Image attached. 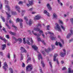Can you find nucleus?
<instances>
[{"mask_svg":"<svg viewBox=\"0 0 73 73\" xmlns=\"http://www.w3.org/2000/svg\"><path fill=\"white\" fill-rule=\"evenodd\" d=\"M41 64H42V65L43 67H45V64H44V61L42 60L41 61Z\"/></svg>","mask_w":73,"mask_h":73,"instance_id":"obj_26","label":"nucleus"},{"mask_svg":"<svg viewBox=\"0 0 73 73\" xmlns=\"http://www.w3.org/2000/svg\"><path fill=\"white\" fill-rule=\"evenodd\" d=\"M25 10H23L22 12V15H24V13H25Z\"/></svg>","mask_w":73,"mask_h":73,"instance_id":"obj_50","label":"nucleus"},{"mask_svg":"<svg viewBox=\"0 0 73 73\" xmlns=\"http://www.w3.org/2000/svg\"><path fill=\"white\" fill-rule=\"evenodd\" d=\"M2 50H5V48H6V44H2Z\"/></svg>","mask_w":73,"mask_h":73,"instance_id":"obj_19","label":"nucleus"},{"mask_svg":"<svg viewBox=\"0 0 73 73\" xmlns=\"http://www.w3.org/2000/svg\"><path fill=\"white\" fill-rule=\"evenodd\" d=\"M41 34L38 35H37V39L38 40V41H41V38H40V36Z\"/></svg>","mask_w":73,"mask_h":73,"instance_id":"obj_15","label":"nucleus"},{"mask_svg":"<svg viewBox=\"0 0 73 73\" xmlns=\"http://www.w3.org/2000/svg\"><path fill=\"white\" fill-rule=\"evenodd\" d=\"M5 4H8V1L7 0H5Z\"/></svg>","mask_w":73,"mask_h":73,"instance_id":"obj_36","label":"nucleus"},{"mask_svg":"<svg viewBox=\"0 0 73 73\" xmlns=\"http://www.w3.org/2000/svg\"><path fill=\"white\" fill-rule=\"evenodd\" d=\"M20 19L19 18H18L16 20L17 23V22H20Z\"/></svg>","mask_w":73,"mask_h":73,"instance_id":"obj_37","label":"nucleus"},{"mask_svg":"<svg viewBox=\"0 0 73 73\" xmlns=\"http://www.w3.org/2000/svg\"><path fill=\"white\" fill-rule=\"evenodd\" d=\"M13 38L15 40L16 42L17 41H19L20 43L23 42V40H22V39H21V38H19L17 39L14 36H13Z\"/></svg>","mask_w":73,"mask_h":73,"instance_id":"obj_6","label":"nucleus"},{"mask_svg":"<svg viewBox=\"0 0 73 73\" xmlns=\"http://www.w3.org/2000/svg\"><path fill=\"white\" fill-rule=\"evenodd\" d=\"M38 57L39 60H40V58L41 59V60H42V55L41 54L39 53L38 55Z\"/></svg>","mask_w":73,"mask_h":73,"instance_id":"obj_14","label":"nucleus"},{"mask_svg":"<svg viewBox=\"0 0 73 73\" xmlns=\"http://www.w3.org/2000/svg\"><path fill=\"white\" fill-rule=\"evenodd\" d=\"M27 43L28 45H31V43H30V42H29V40H27Z\"/></svg>","mask_w":73,"mask_h":73,"instance_id":"obj_51","label":"nucleus"},{"mask_svg":"<svg viewBox=\"0 0 73 73\" xmlns=\"http://www.w3.org/2000/svg\"><path fill=\"white\" fill-rule=\"evenodd\" d=\"M1 18L3 22H5V18H4V17H1Z\"/></svg>","mask_w":73,"mask_h":73,"instance_id":"obj_33","label":"nucleus"},{"mask_svg":"<svg viewBox=\"0 0 73 73\" xmlns=\"http://www.w3.org/2000/svg\"><path fill=\"white\" fill-rule=\"evenodd\" d=\"M57 16L56 14L55 13H54L53 14V18H56Z\"/></svg>","mask_w":73,"mask_h":73,"instance_id":"obj_28","label":"nucleus"},{"mask_svg":"<svg viewBox=\"0 0 73 73\" xmlns=\"http://www.w3.org/2000/svg\"><path fill=\"white\" fill-rule=\"evenodd\" d=\"M58 58L56 59V61H57V64H59V62H58Z\"/></svg>","mask_w":73,"mask_h":73,"instance_id":"obj_57","label":"nucleus"},{"mask_svg":"<svg viewBox=\"0 0 73 73\" xmlns=\"http://www.w3.org/2000/svg\"><path fill=\"white\" fill-rule=\"evenodd\" d=\"M44 13H46V14H47V15L49 17V13L47 11L45 10L44 11Z\"/></svg>","mask_w":73,"mask_h":73,"instance_id":"obj_23","label":"nucleus"},{"mask_svg":"<svg viewBox=\"0 0 73 73\" xmlns=\"http://www.w3.org/2000/svg\"><path fill=\"white\" fill-rule=\"evenodd\" d=\"M9 21L10 23H13V21H12L11 19H10Z\"/></svg>","mask_w":73,"mask_h":73,"instance_id":"obj_60","label":"nucleus"},{"mask_svg":"<svg viewBox=\"0 0 73 73\" xmlns=\"http://www.w3.org/2000/svg\"><path fill=\"white\" fill-rule=\"evenodd\" d=\"M60 41H61V42H62L63 44H64V40L62 39H61L60 40Z\"/></svg>","mask_w":73,"mask_h":73,"instance_id":"obj_58","label":"nucleus"},{"mask_svg":"<svg viewBox=\"0 0 73 73\" xmlns=\"http://www.w3.org/2000/svg\"><path fill=\"white\" fill-rule=\"evenodd\" d=\"M49 28H50V26L48 25L47 26V30H49Z\"/></svg>","mask_w":73,"mask_h":73,"instance_id":"obj_43","label":"nucleus"},{"mask_svg":"<svg viewBox=\"0 0 73 73\" xmlns=\"http://www.w3.org/2000/svg\"><path fill=\"white\" fill-rule=\"evenodd\" d=\"M40 28H41V24H38L36 25V28H35L34 29V31H39L40 33H43V31L42 30H40Z\"/></svg>","mask_w":73,"mask_h":73,"instance_id":"obj_1","label":"nucleus"},{"mask_svg":"<svg viewBox=\"0 0 73 73\" xmlns=\"http://www.w3.org/2000/svg\"><path fill=\"white\" fill-rule=\"evenodd\" d=\"M6 15H7V20L6 21V22L7 23H8V20L9 19H11V15H10L7 12H6Z\"/></svg>","mask_w":73,"mask_h":73,"instance_id":"obj_8","label":"nucleus"},{"mask_svg":"<svg viewBox=\"0 0 73 73\" xmlns=\"http://www.w3.org/2000/svg\"><path fill=\"white\" fill-rule=\"evenodd\" d=\"M63 51L64 52V53L61 52L60 53V55L61 57H64L65 54H66V51H65V50L64 49H63Z\"/></svg>","mask_w":73,"mask_h":73,"instance_id":"obj_7","label":"nucleus"},{"mask_svg":"<svg viewBox=\"0 0 73 73\" xmlns=\"http://www.w3.org/2000/svg\"><path fill=\"white\" fill-rule=\"evenodd\" d=\"M3 30L4 31L5 33H7V31H5V29L4 27H3Z\"/></svg>","mask_w":73,"mask_h":73,"instance_id":"obj_49","label":"nucleus"},{"mask_svg":"<svg viewBox=\"0 0 73 73\" xmlns=\"http://www.w3.org/2000/svg\"><path fill=\"white\" fill-rule=\"evenodd\" d=\"M41 42H42L43 44H44V45H45V44H46L45 42H44V41L43 40H41Z\"/></svg>","mask_w":73,"mask_h":73,"instance_id":"obj_56","label":"nucleus"},{"mask_svg":"<svg viewBox=\"0 0 73 73\" xmlns=\"http://www.w3.org/2000/svg\"><path fill=\"white\" fill-rule=\"evenodd\" d=\"M41 15H38L35 17H34V20H40L41 19Z\"/></svg>","mask_w":73,"mask_h":73,"instance_id":"obj_9","label":"nucleus"},{"mask_svg":"<svg viewBox=\"0 0 73 73\" xmlns=\"http://www.w3.org/2000/svg\"><path fill=\"white\" fill-rule=\"evenodd\" d=\"M24 19L26 20V23L28 25H29L30 26L32 25V19H30L29 23H28V19H27V17H24Z\"/></svg>","mask_w":73,"mask_h":73,"instance_id":"obj_4","label":"nucleus"},{"mask_svg":"<svg viewBox=\"0 0 73 73\" xmlns=\"http://www.w3.org/2000/svg\"><path fill=\"white\" fill-rule=\"evenodd\" d=\"M68 72L69 73H73V70H71L70 68H68Z\"/></svg>","mask_w":73,"mask_h":73,"instance_id":"obj_21","label":"nucleus"},{"mask_svg":"<svg viewBox=\"0 0 73 73\" xmlns=\"http://www.w3.org/2000/svg\"><path fill=\"white\" fill-rule=\"evenodd\" d=\"M15 8L16 10H17V11H18V12L20 13V8L19 6L17 5L15 6Z\"/></svg>","mask_w":73,"mask_h":73,"instance_id":"obj_12","label":"nucleus"},{"mask_svg":"<svg viewBox=\"0 0 73 73\" xmlns=\"http://www.w3.org/2000/svg\"><path fill=\"white\" fill-rule=\"evenodd\" d=\"M6 8H7L8 11H10L11 10L10 9V7L7 5H6L5 6Z\"/></svg>","mask_w":73,"mask_h":73,"instance_id":"obj_24","label":"nucleus"},{"mask_svg":"<svg viewBox=\"0 0 73 73\" xmlns=\"http://www.w3.org/2000/svg\"><path fill=\"white\" fill-rule=\"evenodd\" d=\"M58 44H59L60 46V47H62V44H61V42H59Z\"/></svg>","mask_w":73,"mask_h":73,"instance_id":"obj_42","label":"nucleus"},{"mask_svg":"<svg viewBox=\"0 0 73 73\" xmlns=\"http://www.w3.org/2000/svg\"><path fill=\"white\" fill-rule=\"evenodd\" d=\"M70 21H71L72 23L73 24V19H70Z\"/></svg>","mask_w":73,"mask_h":73,"instance_id":"obj_64","label":"nucleus"},{"mask_svg":"<svg viewBox=\"0 0 73 73\" xmlns=\"http://www.w3.org/2000/svg\"><path fill=\"white\" fill-rule=\"evenodd\" d=\"M58 56L57 54H54V61H56V57Z\"/></svg>","mask_w":73,"mask_h":73,"instance_id":"obj_20","label":"nucleus"},{"mask_svg":"<svg viewBox=\"0 0 73 73\" xmlns=\"http://www.w3.org/2000/svg\"><path fill=\"white\" fill-rule=\"evenodd\" d=\"M61 28H62V29L64 30V31H65V27H64V26L63 25H61Z\"/></svg>","mask_w":73,"mask_h":73,"instance_id":"obj_32","label":"nucleus"},{"mask_svg":"<svg viewBox=\"0 0 73 73\" xmlns=\"http://www.w3.org/2000/svg\"><path fill=\"white\" fill-rule=\"evenodd\" d=\"M48 33L51 36H50V39L51 40H55V38H56V36L54 35L53 33H51V32H48Z\"/></svg>","mask_w":73,"mask_h":73,"instance_id":"obj_2","label":"nucleus"},{"mask_svg":"<svg viewBox=\"0 0 73 73\" xmlns=\"http://www.w3.org/2000/svg\"><path fill=\"white\" fill-rule=\"evenodd\" d=\"M33 69V66L32 65H29L26 67L27 71H31Z\"/></svg>","mask_w":73,"mask_h":73,"instance_id":"obj_5","label":"nucleus"},{"mask_svg":"<svg viewBox=\"0 0 73 73\" xmlns=\"http://www.w3.org/2000/svg\"><path fill=\"white\" fill-rule=\"evenodd\" d=\"M70 32L71 33V34H70V33H69L68 35H67V38H69L71 36H72V35H73V30H70Z\"/></svg>","mask_w":73,"mask_h":73,"instance_id":"obj_10","label":"nucleus"},{"mask_svg":"<svg viewBox=\"0 0 73 73\" xmlns=\"http://www.w3.org/2000/svg\"><path fill=\"white\" fill-rule=\"evenodd\" d=\"M0 9H2V8H3V5H2V4H0Z\"/></svg>","mask_w":73,"mask_h":73,"instance_id":"obj_48","label":"nucleus"},{"mask_svg":"<svg viewBox=\"0 0 73 73\" xmlns=\"http://www.w3.org/2000/svg\"><path fill=\"white\" fill-rule=\"evenodd\" d=\"M21 52L22 53H23L25 52V53H26L27 52V51L25 50L23 47H21Z\"/></svg>","mask_w":73,"mask_h":73,"instance_id":"obj_13","label":"nucleus"},{"mask_svg":"<svg viewBox=\"0 0 73 73\" xmlns=\"http://www.w3.org/2000/svg\"><path fill=\"white\" fill-rule=\"evenodd\" d=\"M56 26L54 27V29L56 30H57V31H59V32H62L61 29V27H60L58 25V24L56 23Z\"/></svg>","mask_w":73,"mask_h":73,"instance_id":"obj_3","label":"nucleus"},{"mask_svg":"<svg viewBox=\"0 0 73 73\" xmlns=\"http://www.w3.org/2000/svg\"><path fill=\"white\" fill-rule=\"evenodd\" d=\"M33 10V9L32 8H31L29 10V11H32Z\"/></svg>","mask_w":73,"mask_h":73,"instance_id":"obj_63","label":"nucleus"},{"mask_svg":"<svg viewBox=\"0 0 73 73\" xmlns=\"http://www.w3.org/2000/svg\"><path fill=\"white\" fill-rule=\"evenodd\" d=\"M31 42H32V44L33 43V41L32 40V38H31Z\"/></svg>","mask_w":73,"mask_h":73,"instance_id":"obj_52","label":"nucleus"},{"mask_svg":"<svg viewBox=\"0 0 73 73\" xmlns=\"http://www.w3.org/2000/svg\"><path fill=\"white\" fill-rule=\"evenodd\" d=\"M0 54L1 55V56H3V52H0Z\"/></svg>","mask_w":73,"mask_h":73,"instance_id":"obj_62","label":"nucleus"},{"mask_svg":"<svg viewBox=\"0 0 73 73\" xmlns=\"http://www.w3.org/2000/svg\"><path fill=\"white\" fill-rule=\"evenodd\" d=\"M29 4H27V5L28 7L30 6V5H32L33 4V1L31 0V1L29 2Z\"/></svg>","mask_w":73,"mask_h":73,"instance_id":"obj_11","label":"nucleus"},{"mask_svg":"<svg viewBox=\"0 0 73 73\" xmlns=\"http://www.w3.org/2000/svg\"><path fill=\"white\" fill-rule=\"evenodd\" d=\"M32 47L35 50H37L38 49V47L36 45H32Z\"/></svg>","mask_w":73,"mask_h":73,"instance_id":"obj_16","label":"nucleus"},{"mask_svg":"<svg viewBox=\"0 0 73 73\" xmlns=\"http://www.w3.org/2000/svg\"><path fill=\"white\" fill-rule=\"evenodd\" d=\"M20 27H21V28H22V27H23V23L21 22H20Z\"/></svg>","mask_w":73,"mask_h":73,"instance_id":"obj_44","label":"nucleus"},{"mask_svg":"<svg viewBox=\"0 0 73 73\" xmlns=\"http://www.w3.org/2000/svg\"><path fill=\"white\" fill-rule=\"evenodd\" d=\"M55 45H56V46H58V42L57 41H56L55 43Z\"/></svg>","mask_w":73,"mask_h":73,"instance_id":"obj_55","label":"nucleus"},{"mask_svg":"<svg viewBox=\"0 0 73 73\" xmlns=\"http://www.w3.org/2000/svg\"><path fill=\"white\" fill-rule=\"evenodd\" d=\"M12 27H13V28H15V29L16 30H17V27H16L15 26V25H12Z\"/></svg>","mask_w":73,"mask_h":73,"instance_id":"obj_35","label":"nucleus"},{"mask_svg":"<svg viewBox=\"0 0 73 73\" xmlns=\"http://www.w3.org/2000/svg\"><path fill=\"white\" fill-rule=\"evenodd\" d=\"M23 66H22V67H24L25 66V64L23 62Z\"/></svg>","mask_w":73,"mask_h":73,"instance_id":"obj_59","label":"nucleus"},{"mask_svg":"<svg viewBox=\"0 0 73 73\" xmlns=\"http://www.w3.org/2000/svg\"><path fill=\"white\" fill-rule=\"evenodd\" d=\"M6 24V26H7V27H8V28L9 29H11V27H9V25H8V24H7V23H5Z\"/></svg>","mask_w":73,"mask_h":73,"instance_id":"obj_47","label":"nucleus"},{"mask_svg":"<svg viewBox=\"0 0 73 73\" xmlns=\"http://www.w3.org/2000/svg\"><path fill=\"white\" fill-rule=\"evenodd\" d=\"M49 64L50 65V66L51 68H52V62H49Z\"/></svg>","mask_w":73,"mask_h":73,"instance_id":"obj_46","label":"nucleus"},{"mask_svg":"<svg viewBox=\"0 0 73 73\" xmlns=\"http://www.w3.org/2000/svg\"><path fill=\"white\" fill-rule=\"evenodd\" d=\"M60 23H61L62 24H64L63 23V22L61 20H59L58 21Z\"/></svg>","mask_w":73,"mask_h":73,"instance_id":"obj_38","label":"nucleus"},{"mask_svg":"<svg viewBox=\"0 0 73 73\" xmlns=\"http://www.w3.org/2000/svg\"><path fill=\"white\" fill-rule=\"evenodd\" d=\"M21 60H23L24 58V57H23V55L22 54H21Z\"/></svg>","mask_w":73,"mask_h":73,"instance_id":"obj_30","label":"nucleus"},{"mask_svg":"<svg viewBox=\"0 0 73 73\" xmlns=\"http://www.w3.org/2000/svg\"><path fill=\"white\" fill-rule=\"evenodd\" d=\"M31 60V58H28V59H27V63H28V62H29V61H30V60Z\"/></svg>","mask_w":73,"mask_h":73,"instance_id":"obj_34","label":"nucleus"},{"mask_svg":"<svg viewBox=\"0 0 73 73\" xmlns=\"http://www.w3.org/2000/svg\"><path fill=\"white\" fill-rule=\"evenodd\" d=\"M66 69V68L65 67H64L62 69V70H65Z\"/></svg>","mask_w":73,"mask_h":73,"instance_id":"obj_61","label":"nucleus"},{"mask_svg":"<svg viewBox=\"0 0 73 73\" xmlns=\"http://www.w3.org/2000/svg\"><path fill=\"white\" fill-rule=\"evenodd\" d=\"M7 56L8 58H10V54L9 53H8Z\"/></svg>","mask_w":73,"mask_h":73,"instance_id":"obj_45","label":"nucleus"},{"mask_svg":"<svg viewBox=\"0 0 73 73\" xmlns=\"http://www.w3.org/2000/svg\"><path fill=\"white\" fill-rule=\"evenodd\" d=\"M32 32L34 35H35V36L37 35V34L36 33H34V31H32Z\"/></svg>","mask_w":73,"mask_h":73,"instance_id":"obj_54","label":"nucleus"},{"mask_svg":"<svg viewBox=\"0 0 73 73\" xmlns=\"http://www.w3.org/2000/svg\"><path fill=\"white\" fill-rule=\"evenodd\" d=\"M58 4H60V5H62L63 4L60 1V0H57Z\"/></svg>","mask_w":73,"mask_h":73,"instance_id":"obj_29","label":"nucleus"},{"mask_svg":"<svg viewBox=\"0 0 73 73\" xmlns=\"http://www.w3.org/2000/svg\"><path fill=\"white\" fill-rule=\"evenodd\" d=\"M45 50L47 53H49V52H50L51 51V49L50 48H48L47 49V50L46 49H45Z\"/></svg>","mask_w":73,"mask_h":73,"instance_id":"obj_17","label":"nucleus"},{"mask_svg":"<svg viewBox=\"0 0 73 73\" xmlns=\"http://www.w3.org/2000/svg\"><path fill=\"white\" fill-rule=\"evenodd\" d=\"M42 54H43L44 55V56H46V54L45 53V52H44V51H42Z\"/></svg>","mask_w":73,"mask_h":73,"instance_id":"obj_40","label":"nucleus"},{"mask_svg":"<svg viewBox=\"0 0 73 73\" xmlns=\"http://www.w3.org/2000/svg\"><path fill=\"white\" fill-rule=\"evenodd\" d=\"M10 33L11 35H13V36H16V34L15 33H13L12 32H10Z\"/></svg>","mask_w":73,"mask_h":73,"instance_id":"obj_25","label":"nucleus"},{"mask_svg":"<svg viewBox=\"0 0 73 73\" xmlns=\"http://www.w3.org/2000/svg\"><path fill=\"white\" fill-rule=\"evenodd\" d=\"M51 46L52 47V49H53L55 48L54 45H52Z\"/></svg>","mask_w":73,"mask_h":73,"instance_id":"obj_53","label":"nucleus"},{"mask_svg":"<svg viewBox=\"0 0 73 73\" xmlns=\"http://www.w3.org/2000/svg\"><path fill=\"white\" fill-rule=\"evenodd\" d=\"M47 8H48L49 10H50V11L51 10L52 8L50 7V5L49 4V3H48L47 4Z\"/></svg>","mask_w":73,"mask_h":73,"instance_id":"obj_18","label":"nucleus"},{"mask_svg":"<svg viewBox=\"0 0 73 73\" xmlns=\"http://www.w3.org/2000/svg\"><path fill=\"white\" fill-rule=\"evenodd\" d=\"M11 14L13 15H17V13H16V12L15 11H11Z\"/></svg>","mask_w":73,"mask_h":73,"instance_id":"obj_22","label":"nucleus"},{"mask_svg":"<svg viewBox=\"0 0 73 73\" xmlns=\"http://www.w3.org/2000/svg\"><path fill=\"white\" fill-rule=\"evenodd\" d=\"M4 65L5 66V67H6V68H8V65H7V62H5L4 63Z\"/></svg>","mask_w":73,"mask_h":73,"instance_id":"obj_27","label":"nucleus"},{"mask_svg":"<svg viewBox=\"0 0 73 73\" xmlns=\"http://www.w3.org/2000/svg\"><path fill=\"white\" fill-rule=\"evenodd\" d=\"M24 3L22 1H20L19 2V4H23Z\"/></svg>","mask_w":73,"mask_h":73,"instance_id":"obj_41","label":"nucleus"},{"mask_svg":"<svg viewBox=\"0 0 73 73\" xmlns=\"http://www.w3.org/2000/svg\"><path fill=\"white\" fill-rule=\"evenodd\" d=\"M3 68L5 70V71H7V68H6L5 66H3Z\"/></svg>","mask_w":73,"mask_h":73,"instance_id":"obj_39","label":"nucleus"},{"mask_svg":"<svg viewBox=\"0 0 73 73\" xmlns=\"http://www.w3.org/2000/svg\"><path fill=\"white\" fill-rule=\"evenodd\" d=\"M9 70L10 71V72L11 73H13V69H12L11 68H9Z\"/></svg>","mask_w":73,"mask_h":73,"instance_id":"obj_31","label":"nucleus"}]
</instances>
